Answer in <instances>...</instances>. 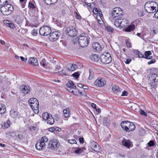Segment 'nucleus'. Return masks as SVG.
<instances>
[{"label":"nucleus","mask_w":158,"mask_h":158,"mask_svg":"<svg viewBox=\"0 0 158 158\" xmlns=\"http://www.w3.org/2000/svg\"><path fill=\"white\" fill-rule=\"evenodd\" d=\"M158 69H152L151 70V74L148 77L149 83L153 87H156L158 82Z\"/></svg>","instance_id":"f257e3e1"},{"label":"nucleus","mask_w":158,"mask_h":158,"mask_svg":"<svg viewBox=\"0 0 158 158\" xmlns=\"http://www.w3.org/2000/svg\"><path fill=\"white\" fill-rule=\"evenodd\" d=\"M3 3L1 4L2 6L0 8L1 12L5 15H10L14 10L13 6L10 4H8L7 0L3 1Z\"/></svg>","instance_id":"f03ea898"},{"label":"nucleus","mask_w":158,"mask_h":158,"mask_svg":"<svg viewBox=\"0 0 158 158\" xmlns=\"http://www.w3.org/2000/svg\"><path fill=\"white\" fill-rule=\"evenodd\" d=\"M80 35L78 38H77L76 39H77L78 42L80 46L82 48L87 47L89 43V38L87 36L84 35Z\"/></svg>","instance_id":"7ed1b4c3"},{"label":"nucleus","mask_w":158,"mask_h":158,"mask_svg":"<svg viewBox=\"0 0 158 158\" xmlns=\"http://www.w3.org/2000/svg\"><path fill=\"white\" fill-rule=\"evenodd\" d=\"M121 125L123 129L127 132H129L134 130L135 128L133 123L128 121H123L121 123Z\"/></svg>","instance_id":"20e7f679"},{"label":"nucleus","mask_w":158,"mask_h":158,"mask_svg":"<svg viewBox=\"0 0 158 158\" xmlns=\"http://www.w3.org/2000/svg\"><path fill=\"white\" fill-rule=\"evenodd\" d=\"M28 103L35 113L39 112V103L37 99L35 98H31L28 101Z\"/></svg>","instance_id":"39448f33"},{"label":"nucleus","mask_w":158,"mask_h":158,"mask_svg":"<svg viewBox=\"0 0 158 158\" xmlns=\"http://www.w3.org/2000/svg\"><path fill=\"white\" fill-rule=\"evenodd\" d=\"M66 85L67 87V89L70 93L75 95L77 94V92L81 93L79 90L76 88V85L72 81H69Z\"/></svg>","instance_id":"423d86ee"},{"label":"nucleus","mask_w":158,"mask_h":158,"mask_svg":"<svg viewBox=\"0 0 158 158\" xmlns=\"http://www.w3.org/2000/svg\"><path fill=\"white\" fill-rule=\"evenodd\" d=\"M128 22V21L126 18L116 19L114 24L117 27L123 28L127 26Z\"/></svg>","instance_id":"0eeeda50"},{"label":"nucleus","mask_w":158,"mask_h":158,"mask_svg":"<svg viewBox=\"0 0 158 158\" xmlns=\"http://www.w3.org/2000/svg\"><path fill=\"white\" fill-rule=\"evenodd\" d=\"M154 4L153 5V6H152L151 3H146L144 7L145 10L147 12L150 13H152L155 12L156 11V6L158 8V5L156 2H154Z\"/></svg>","instance_id":"6e6552de"},{"label":"nucleus","mask_w":158,"mask_h":158,"mask_svg":"<svg viewBox=\"0 0 158 158\" xmlns=\"http://www.w3.org/2000/svg\"><path fill=\"white\" fill-rule=\"evenodd\" d=\"M48 138L45 136L43 137L40 140L38 141L35 144L36 148L39 150H42L45 146V142H48Z\"/></svg>","instance_id":"1a4fd4ad"},{"label":"nucleus","mask_w":158,"mask_h":158,"mask_svg":"<svg viewBox=\"0 0 158 158\" xmlns=\"http://www.w3.org/2000/svg\"><path fill=\"white\" fill-rule=\"evenodd\" d=\"M100 60L103 64H105L110 63L112 60L110 54L108 52L101 55Z\"/></svg>","instance_id":"9d476101"},{"label":"nucleus","mask_w":158,"mask_h":158,"mask_svg":"<svg viewBox=\"0 0 158 158\" xmlns=\"http://www.w3.org/2000/svg\"><path fill=\"white\" fill-rule=\"evenodd\" d=\"M66 31L67 34L72 37L75 36L77 34V31L74 27L69 26L67 27Z\"/></svg>","instance_id":"9b49d317"},{"label":"nucleus","mask_w":158,"mask_h":158,"mask_svg":"<svg viewBox=\"0 0 158 158\" xmlns=\"http://www.w3.org/2000/svg\"><path fill=\"white\" fill-rule=\"evenodd\" d=\"M49 39L52 42L56 41L60 35V32L58 31H56L51 32L49 34Z\"/></svg>","instance_id":"f8f14e48"},{"label":"nucleus","mask_w":158,"mask_h":158,"mask_svg":"<svg viewBox=\"0 0 158 158\" xmlns=\"http://www.w3.org/2000/svg\"><path fill=\"white\" fill-rule=\"evenodd\" d=\"M51 32V28L47 26L41 27L39 31L40 33L42 35H48Z\"/></svg>","instance_id":"ddd939ff"},{"label":"nucleus","mask_w":158,"mask_h":158,"mask_svg":"<svg viewBox=\"0 0 158 158\" xmlns=\"http://www.w3.org/2000/svg\"><path fill=\"white\" fill-rule=\"evenodd\" d=\"M122 10L121 8L116 7L114 9L112 12V15L114 19L116 17L117 19H119V17L122 15Z\"/></svg>","instance_id":"4468645a"},{"label":"nucleus","mask_w":158,"mask_h":158,"mask_svg":"<svg viewBox=\"0 0 158 158\" xmlns=\"http://www.w3.org/2000/svg\"><path fill=\"white\" fill-rule=\"evenodd\" d=\"M59 145L60 143L58 141L53 140L49 142L48 148L51 149H53L58 148Z\"/></svg>","instance_id":"2eb2a0df"},{"label":"nucleus","mask_w":158,"mask_h":158,"mask_svg":"<svg viewBox=\"0 0 158 158\" xmlns=\"http://www.w3.org/2000/svg\"><path fill=\"white\" fill-rule=\"evenodd\" d=\"M106 83L105 80L104 78H98L95 81L94 84L97 86L102 87Z\"/></svg>","instance_id":"dca6fc26"},{"label":"nucleus","mask_w":158,"mask_h":158,"mask_svg":"<svg viewBox=\"0 0 158 158\" xmlns=\"http://www.w3.org/2000/svg\"><path fill=\"white\" fill-rule=\"evenodd\" d=\"M21 92L25 94H28L31 91V88L30 87L27 85H22L20 87Z\"/></svg>","instance_id":"f3484780"},{"label":"nucleus","mask_w":158,"mask_h":158,"mask_svg":"<svg viewBox=\"0 0 158 158\" xmlns=\"http://www.w3.org/2000/svg\"><path fill=\"white\" fill-rule=\"evenodd\" d=\"M13 18L14 21L18 24L21 23L23 19V17L19 15L15 16Z\"/></svg>","instance_id":"a211bd4d"},{"label":"nucleus","mask_w":158,"mask_h":158,"mask_svg":"<svg viewBox=\"0 0 158 158\" xmlns=\"http://www.w3.org/2000/svg\"><path fill=\"white\" fill-rule=\"evenodd\" d=\"M28 62L30 64H32L33 66H37L38 65V60L37 59L35 58L32 57L30 58Z\"/></svg>","instance_id":"6ab92c4d"},{"label":"nucleus","mask_w":158,"mask_h":158,"mask_svg":"<svg viewBox=\"0 0 158 158\" xmlns=\"http://www.w3.org/2000/svg\"><path fill=\"white\" fill-rule=\"evenodd\" d=\"M123 145L127 148H129L131 146V141L128 139L124 138L122 141Z\"/></svg>","instance_id":"aec40b11"},{"label":"nucleus","mask_w":158,"mask_h":158,"mask_svg":"<svg viewBox=\"0 0 158 158\" xmlns=\"http://www.w3.org/2000/svg\"><path fill=\"white\" fill-rule=\"evenodd\" d=\"M92 46L93 48L98 52H100L102 50V48L98 43L96 42L93 43Z\"/></svg>","instance_id":"412c9836"},{"label":"nucleus","mask_w":158,"mask_h":158,"mask_svg":"<svg viewBox=\"0 0 158 158\" xmlns=\"http://www.w3.org/2000/svg\"><path fill=\"white\" fill-rule=\"evenodd\" d=\"M98 145V144L94 141H93L91 143V148L93 150L97 152H99L101 151V148L100 147H98V148L96 149V148H95V146Z\"/></svg>","instance_id":"4be33fe9"},{"label":"nucleus","mask_w":158,"mask_h":158,"mask_svg":"<svg viewBox=\"0 0 158 158\" xmlns=\"http://www.w3.org/2000/svg\"><path fill=\"white\" fill-rule=\"evenodd\" d=\"M3 22L6 26L12 29L14 28V25L10 21L8 20H4Z\"/></svg>","instance_id":"5701e85b"},{"label":"nucleus","mask_w":158,"mask_h":158,"mask_svg":"<svg viewBox=\"0 0 158 158\" xmlns=\"http://www.w3.org/2000/svg\"><path fill=\"white\" fill-rule=\"evenodd\" d=\"M77 68V67L76 64H69L67 66V68L70 71H74Z\"/></svg>","instance_id":"b1692460"},{"label":"nucleus","mask_w":158,"mask_h":158,"mask_svg":"<svg viewBox=\"0 0 158 158\" xmlns=\"http://www.w3.org/2000/svg\"><path fill=\"white\" fill-rule=\"evenodd\" d=\"M6 110L5 106L2 104H0V114H2L5 113Z\"/></svg>","instance_id":"393cba45"},{"label":"nucleus","mask_w":158,"mask_h":158,"mask_svg":"<svg viewBox=\"0 0 158 158\" xmlns=\"http://www.w3.org/2000/svg\"><path fill=\"white\" fill-rule=\"evenodd\" d=\"M91 59L93 61H97L99 59V56L96 54H92L90 56Z\"/></svg>","instance_id":"a878e982"},{"label":"nucleus","mask_w":158,"mask_h":158,"mask_svg":"<svg viewBox=\"0 0 158 158\" xmlns=\"http://www.w3.org/2000/svg\"><path fill=\"white\" fill-rule=\"evenodd\" d=\"M50 116H49V119H48L47 123L50 125H52L54 123V119L52 117V114L51 115H50Z\"/></svg>","instance_id":"bb28decb"},{"label":"nucleus","mask_w":158,"mask_h":158,"mask_svg":"<svg viewBox=\"0 0 158 158\" xmlns=\"http://www.w3.org/2000/svg\"><path fill=\"white\" fill-rule=\"evenodd\" d=\"M51 115V114L48 113V112H44L43 114V119L45 121H48V119H49V116Z\"/></svg>","instance_id":"cd10ccee"},{"label":"nucleus","mask_w":158,"mask_h":158,"mask_svg":"<svg viewBox=\"0 0 158 158\" xmlns=\"http://www.w3.org/2000/svg\"><path fill=\"white\" fill-rule=\"evenodd\" d=\"M135 27V26L134 25H131L125 29V31L127 32H130L134 29Z\"/></svg>","instance_id":"c85d7f7f"},{"label":"nucleus","mask_w":158,"mask_h":158,"mask_svg":"<svg viewBox=\"0 0 158 158\" xmlns=\"http://www.w3.org/2000/svg\"><path fill=\"white\" fill-rule=\"evenodd\" d=\"M10 114L12 118H15L17 116L18 114L17 111L14 110H11L10 112Z\"/></svg>","instance_id":"c756f323"},{"label":"nucleus","mask_w":158,"mask_h":158,"mask_svg":"<svg viewBox=\"0 0 158 158\" xmlns=\"http://www.w3.org/2000/svg\"><path fill=\"white\" fill-rule=\"evenodd\" d=\"M45 3L48 5L55 4L56 3L57 0H44Z\"/></svg>","instance_id":"7c9ffc66"},{"label":"nucleus","mask_w":158,"mask_h":158,"mask_svg":"<svg viewBox=\"0 0 158 158\" xmlns=\"http://www.w3.org/2000/svg\"><path fill=\"white\" fill-rule=\"evenodd\" d=\"M151 54V52L150 51H146L145 53L144 58L148 59H151L152 58V56H150V55Z\"/></svg>","instance_id":"2f4dec72"},{"label":"nucleus","mask_w":158,"mask_h":158,"mask_svg":"<svg viewBox=\"0 0 158 158\" xmlns=\"http://www.w3.org/2000/svg\"><path fill=\"white\" fill-rule=\"evenodd\" d=\"M112 90L114 92L117 93L120 92L121 91L120 89L119 88L118 86L114 85L112 87Z\"/></svg>","instance_id":"473e14b6"},{"label":"nucleus","mask_w":158,"mask_h":158,"mask_svg":"<svg viewBox=\"0 0 158 158\" xmlns=\"http://www.w3.org/2000/svg\"><path fill=\"white\" fill-rule=\"evenodd\" d=\"M69 108L64 110H63V113L64 117L65 118L68 117L69 116Z\"/></svg>","instance_id":"72a5a7b5"},{"label":"nucleus","mask_w":158,"mask_h":158,"mask_svg":"<svg viewBox=\"0 0 158 158\" xmlns=\"http://www.w3.org/2000/svg\"><path fill=\"white\" fill-rule=\"evenodd\" d=\"M10 120H7L6 122L2 124V126L3 128H6L9 127L10 126Z\"/></svg>","instance_id":"f704fd0d"},{"label":"nucleus","mask_w":158,"mask_h":158,"mask_svg":"<svg viewBox=\"0 0 158 158\" xmlns=\"http://www.w3.org/2000/svg\"><path fill=\"white\" fill-rule=\"evenodd\" d=\"M84 149V148H78L77 149L75 150V153L77 154H80L82 153V150Z\"/></svg>","instance_id":"c9c22d12"},{"label":"nucleus","mask_w":158,"mask_h":158,"mask_svg":"<svg viewBox=\"0 0 158 158\" xmlns=\"http://www.w3.org/2000/svg\"><path fill=\"white\" fill-rule=\"evenodd\" d=\"M89 76L88 79L91 80L92 79L94 76V73L91 69H89Z\"/></svg>","instance_id":"e433bc0d"},{"label":"nucleus","mask_w":158,"mask_h":158,"mask_svg":"<svg viewBox=\"0 0 158 158\" xmlns=\"http://www.w3.org/2000/svg\"><path fill=\"white\" fill-rule=\"evenodd\" d=\"M57 74H58L60 75L63 76H66L67 74H66V72H64L63 70H62L61 71H60L58 72H57L56 73Z\"/></svg>","instance_id":"4c0bfd02"},{"label":"nucleus","mask_w":158,"mask_h":158,"mask_svg":"<svg viewBox=\"0 0 158 158\" xmlns=\"http://www.w3.org/2000/svg\"><path fill=\"white\" fill-rule=\"evenodd\" d=\"M28 7L29 8L31 9H34L35 8V7L34 4L31 2H29Z\"/></svg>","instance_id":"58836bf2"},{"label":"nucleus","mask_w":158,"mask_h":158,"mask_svg":"<svg viewBox=\"0 0 158 158\" xmlns=\"http://www.w3.org/2000/svg\"><path fill=\"white\" fill-rule=\"evenodd\" d=\"M105 27L106 29L109 32H112L114 31L113 28L109 26H106Z\"/></svg>","instance_id":"ea45409f"},{"label":"nucleus","mask_w":158,"mask_h":158,"mask_svg":"<svg viewBox=\"0 0 158 158\" xmlns=\"http://www.w3.org/2000/svg\"><path fill=\"white\" fill-rule=\"evenodd\" d=\"M139 112L140 114H141L142 115L144 116L145 117H146L147 116V114H146V113L142 109H140Z\"/></svg>","instance_id":"a19ab883"},{"label":"nucleus","mask_w":158,"mask_h":158,"mask_svg":"<svg viewBox=\"0 0 158 158\" xmlns=\"http://www.w3.org/2000/svg\"><path fill=\"white\" fill-rule=\"evenodd\" d=\"M27 0H19L20 2L21 3L22 8H23L25 6V3Z\"/></svg>","instance_id":"79ce46f5"},{"label":"nucleus","mask_w":158,"mask_h":158,"mask_svg":"<svg viewBox=\"0 0 158 158\" xmlns=\"http://www.w3.org/2000/svg\"><path fill=\"white\" fill-rule=\"evenodd\" d=\"M73 76L75 78H78L80 75V74L78 72L72 74Z\"/></svg>","instance_id":"37998d69"},{"label":"nucleus","mask_w":158,"mask_h":158,"mask_svg":"<svg viewBox=\"0 0 158 158\" xmlns=\"http://www.w3.org/2000/svg\"><path fill=\"white\" fill-rule=\"evenodd\" d=\"M125 43L127 46L129 48H130L131 46V43L127 40H125Z\"/></svg>","instance_id":"c03bdc74"},{"label":"nucleus","mask_w":158,"mask_h":158,"mask_svg":"<svg viewBox=\"0 0 158 158\" xmlns=\"http://www.w3.org/2000/svg\"><path fill=\"white\" fill-rule=\"evenodd\" d=\"M68 142L69 143L71 144H73L77 143L76 140L74 139H69L68 140Z\"/></svg>","instance_id":"a18cd8bd"},{"label":"nucleus","mask_w":158,"mask_h":158,"mask_svg":"<svg viewBox=\"0 0 158 158\" xmlns=\"http://www.w3.org/2000/svg\"><path fill=\"white\" fill-rule=\"evenodd\" d=\"M137 53L139 57H143L144 58V56L141 52H140L138 51L137 52Z\"/></svg>","instance_id":"49530a36"},{"label":"nucleus","mask_w":158,"mask_h":158,"mask_svg":"<svg viewBox=\"0 0 158 158\" xmlns=\"http://www.w3.org/2000/svg\"><path fill=\"white\" fill-rule=\"evenodd\" d=\"M148 145L150 146H152L154 145V143L153 141L150 140L148 143Z\"/></svg>","instance_id":"de8ad7c7"},{"label":"nucleus","mask_w":158,"mask_h":158,"mask_svg":"<svg viewBox=\"0 0 158 158\" xmlns=\"http://www.w3.org/2000/svg\"><path fill=\"white\" fill-rule=\"evenodd\" d=\"M93 12L95 14H97L98 13V10L97 8H94L93 9Z\"/></svg>","instance_id":"09e8293b"},{"label":"nucleus","mask_w":158,"mask_h":158,"mask_svg":"<svg viewBox=\"0 0 158 158\" xmlns=\"http://www.w3.org/2000/svg\"><path fill=\"white\" fill-rule=\"evenodd\" d=\"M128 94V93L127 91L124 90L123 92L122 96H127Z\"/></svg>","instance_id":"8fccbe9b"},{"label":"nucleus","mask_w":158,"mask_h":158,"mask_svg":"<svg viewBox=\"0 0 158 158\" xmlns=\"http://www.w3.org/2000/svg\"><path fill=\"white\" fill-rule=\"evenodd\" d=\"M10 134L11 136L13 137H15L16 135L15 132L14 131H11L10 132Z\"/></svg>","instance_id":"3c124183"},{"label":"nucleus","mask_w":158,"mask_h":158,"mask_svg":"<svg viewBox=\"0 0 158 158\" xmlns=\"http://www.w3.org/2000/svg\"><path fill=\"white\" fill-rule=\"evenodd\" d=\"M32 35L36 36L37 34V31L35 30L34 29L32 31Z\"/></svg>","instance_id":"603ef678"},{"label":"nucleus","mask_w":158,"mask_h":158,"mask_svg":"<svg viewBox=\"0 0 158 158\" xmlns=\"http://www.w3.org/2000/svg\"><path fill=\"white\" fill-rule=\"evenodd\" d=\"M131 61V59L130 58L127 59L125 62L126 64H129Z\"/></svg>","instance_id":"864d4df0"},{"label":"nucleus","mask_w":158,"mask_h":158,"mask_svg":"<svg viewBox=\"0 0 158 158\" xmlns=\"http://www.w3.org/2000/svg\"><path fill=\"white\" fill-rule=\"evenodd\" d=\"M155 62H156V61L154 59H152V60L148 62V64H150L154 63Z\"/></svg>","instance_id":"5fc2aeb1"},{"label":"nucleus","mask_w":158,"mask_h":158,"mask_svg":"<svg viewBox=\"0 0 158 158\" xmlns=\"http://www.w3.org/2000/svg\"><path fill=\"white\" fill-rule=\"evenodd\" d=\"M79 141L81 143H83L84 141V138L82 137L80 138L79 139Z\"/></svg>","instance_id":"6e6d98bb"},{"label":"nucleus","mask_w":158,"mask_h":158,"mask_svg":"<svg viewBox=\"0 0 158 158\" xmlns=\"http://www.w3.org/2000/svg\"><path fill=\"white\" fill-rule=\"evenodd\" d=\"M74 13H75L76 16V18L78 19H80L81 18V16L80 15H79L78 14V13L76 12H75Z\"/></svg>","instance_id":"4d7b16f0"},{"label":"nucleus","mask_w":158,"mask_h":158,"mask_svg":"<svg viewBox=\"0 0 158 158\" xmlns=\"http://www.w3.org/2000/svg\"><path fill=\"white\" fill-rule=\"evenodd\" d=\"M20 58L22 61L24 62H26L27 61V58H25L23 56H20Z\"/></svg>","instance_id":"13d9d810"},{"label":"nucleus","mask_w":158,"mask_h":158,"mask_svg":"<svg viewBox=\"0 0 158 158\" xmlns=\"http://www.w3.org/2000/svg\"><path fill=\"white\" fill-rule=\"evenodd\" d=\"M154 16L156 18L158 19V9L155 13Z\"/></svg>","instance_id":"bf43d9fd"},{"label":"nucleus","mask_w":158,"mask_h":158,"mask_svg":"<svg viewBox=\"0 0 158 158\" xmlns=\"http://www.w3.org/2000/svg\"><path fill=\"white\" fill-rule=\"evenodd\" d=\"M95 109L96 112L98 113V114L100 113L101 112V110L99 108L96 107Z\"/></svg>","instance_id":"052dcab7"},{"label":"nucleus","mask_w":158,"mask_h":158,"mask_svg":"<svg viewBox=\"0 0 158 158\" xmlns=\"http://www.w3.org/2000/svg\"><path fill=\"white\" fill-rule=\"evenodd\" d=\"M55 130V129L54 127H51L49 128V131L51 132H53Z\"/></svg>","instance_id":"680f3d73"},{"label":"nucleus","mask_w":158,"mask_h":158,"mask_svg":"<svg viewBox=\"0 0 158 158\" xmlns=\"http://www.w3.org/2000/svg\"><path fill=\"white\" fill-rule=\"evenodd\" d=\"M137 35L138 36L140 37L142 39L143 37V36L142 35H141V33H138L137 34Z\"/></svg>","instance_id":"e2e57ef3"},{"label":"nucleus","mask_w":158,"mask_h":158,"mask_svg":"<svg viewBox=\"0 0 158 158\" xmlns=\"http://www.w3.org/2000/svg\"><path fill=\"white\" fill-rule=\"evenodd\" d=\"M55 119L56 120L58 121L59 119V117L58 115L56 114L55 116Z\"/></svg>","instance_id":"0e129e2a"},{"label":"nucleus","mask_w":158,"mask_h":158,"mask_svg":"<svg viewBox=\"0 0 158 158\" xmlns=\"http://www.w3.org/2000/svg\"><path fill=\"white\" fill-rule=\"evenodd\" d=\"M85 3L89 7H90V8H92L91 7V4L90 3H88L87 2H85Z\"/></svg>","instance_id":"69168bd1"},{"label":"nucleus","mask_w":158,"mask_h":158,"mask_svg":"<svg viewBox=\"0 0 158 158\" xmlns=\"http://www.w3.org/2000/svg\"><path fill=\"white\" fill-rule=\"evenodd\" d=\"M91 106L94 109L96 108V105L94 103L91 104Z\"/></svg>","instance_id":"338daca9"},{"label":"nucleus","mask_w":158,"mask_h":158,"mask_svg":"<svg viewBox=\"0 0 158 158\" xmlns=\"http://www.w3.org/2000/svg\"><path fill=\"white\" fill-rule=\"evenodd\" d=\"M77 86L80 88H82L83 86V85L81 84H77Z\"/></svg>","instance_id":"774afa93"}]
</instances>
